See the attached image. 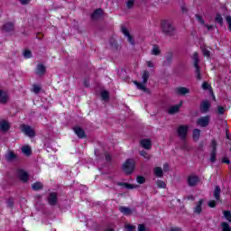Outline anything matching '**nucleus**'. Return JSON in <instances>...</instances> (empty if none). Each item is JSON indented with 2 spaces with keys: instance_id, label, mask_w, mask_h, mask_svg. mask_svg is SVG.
Masks as SVG:
<instances>
[{
  "instance_id": "1",
  "label": "nucleus",
  "mask_w": 231,
  "mask_h": 231,
  "mask_svg": "<svg viewBox=\"0 0 231 231\" xmlns=\"http://www.w3.org/2000/svg\"><path fill=\"white\" fill-rule=\"evenodd\" d=\"M134 160L129 159L123 164V171L125 172V174H131L133 171H134Z\"/></svg>"
},
{
  "instance_id": "2",
  "label": "nucleus",
  "mask_w": 231,
  "mask_h": 231,
  "mask_svg": "<svg viewBox=\"0 0 231 231\" xmlns=\"http://www.w3.org/2000/svg\"><path fill=\"white\" fill-rule=\"evenodd\" d=\"M192 59L194 60V67L196 68L197 79L198 80H201V72H199V66L198 65L199 62V60L198 59V52L193 54Z\"/></svg>"
},
{
  "instance_id": "3",
  "label": "nucleus",
  "mask_w": 231,
  "mask_h": 231,
  "mask_svg": "<svg viewBox=\"0 0 231 231\" xmlns=\"http://www.w3.org/2000/svg\"><path fill=\"white\" fill-rule=\"evenodd\" d=\"M22 131L26 134V136H29L30 138H33L35 136V131L32 129L29 125H23L22 126Z\"/></svg>"
},
{
  "instance_id": "4",
  "label": "nucleus",
  "mask_w": 231,
  "mask_h": 231,
  "mask_svg": "<svg viewBox=\"0 0 231 231\" xmlns=\"http://www.w3.org/2000/svg\"><path fill=\"white\" fill-rule=\"evenodd\" d=\"M189 131V126H185V125H180L178 128V134L180 136V138L185 139L187 136V133Z\"/></svg>"
},
{
  "instance_id": "5",
  "label": "nucleus",
  "mask_w": 231,
  "mask_h": 231,
  "mask_svg": "<svg viewBox=\"0 0 231 231\" xmlns=\"http://www.w3.org/2000/svg\"><path fill=\"white\" fill-rule=\"evenodd\" d=\"M209 122H210L209 116H203V117L199 118L197 124L200 127H207V125H208Z\"/></svg>"
},
{
  "instance_id": "6",
  "label": "nucleus",
  "mask_w": 231,
  "mask_h": 231,
  "mask_svg": "<svg viewBox=\"0 0 231 231\" xmlns=\"http://www.w3.org/2000/svg\"><path fill=\"white\" fill-rule=\"evenodd\" d=\"M199 182V178H198V176L190 175L188 177V184L189 185V187H194L195 185H198Z\"/></svg>"
},
{
  "instance_id": "7",
  "label": "nucleus",
  "mask_w": 231,
  "mask_h": 231,
  "mask_svg": "<svg viewBox=\"0 0 231 231\" xmlns=\"http://www.w3.org/2000/svg\"><path fill=\"white\" fill-rule=\"evenodd\" d=\"M17 176L21 181H28V172H26L24 170H18Z\"/></svg>"
},
{
  "instance_id": "8",
  "label": "nucleus",
  "mask_w": 231,
  "mask_h": 231,
  "mask_svg": "<svg viewBox=\"0 0 231 231\" xmlns=\"http://www.w3.org/2000/svg\"><path fill=\"white\" fill-rule=\"evenodd\" d=\"M162 30L165 32V33H171L172 30H174V27H172V24L169 22H163L162 23Z\"/></svg>"
},
{
  "instance_id": "9",
  "label": "nucleus",
  "mask_w": 231,
  "mask_h": 231,
  "mask_svg": "<svg viewBox=\"0 0 231 231\" xmlns=\"http://www.w3.org/2000/svg\"><path fill=\"white\" fill-rule=\"evenodd\" d=\"M74 133L75 134H77V136H79V138H86V133L84 132V130L79 127V126H75L74 127Z\"/></svg>"
},
{
  "instance_id": "10",
  "label": "nucleus",
  "mask_w": 231,
  "mask_h": 231,
  "mask_svg": "<svg viewBox=\"0 0 231 231\" xmlns=\"http://www.w3.org/2000/svg\"><path fill=\"white\" fill-rule=\"evenodd\" d=\"M140 144L142 145V147H143V149H151V147H152V144L151 143L150 139H143L140 142Z\"/></svg>"
},
{
  "instance_id": "11",
  "label": "nucleus",
  "mask_w": 231,
  "mask_h": 231,
  "mask_svg": "<svg viewBox=\"0 0 231 231\" xmlns=\"http://www.w3.org/2000/svg\"><path fill=\"white\" fill-rule=\"evenodd\" d=\"M122 32L124 33V35H125L127 37L130 44H134V40L133 39V36H131V34H129V30H127V28L122 27Z\"/></svg>"
},
{
  "instance_id": "12",
  "label": "nucleus",
  "mask_w": 231,
  "mask_h": 231,
  "mask_svg": "<svg viewBox=\"0 0 231 231\" xmlns=\"http://www.w3.org/2000/svg\"><path fill=\"white\" fill-rule=\"evenodd\" d=\"M8 102V93L0 90V104H6Z\"/></svg>"
},
{
  "instance_id": "13",
  "label": "nucleus",
  "mask_w": 231,
  "mask_h": 231,
  "mask_svg": "<svg viewBox=\"0 0 231 231\" xmlns=\"http://www.w3.org/2000/svg\"><path fill=\"white\" fill-rule=\"evenodd\" d=\"M177 95H187L190 93V89L185 88V87H179L176 88Z\"/></svg>"
},
{
  "instance_id": "14",
  "label": "nucleus",
  "mask_w": 231,
  "mask_h": 231,
  "mask_svg": "<svg viewBox=\"0 0 231 231\" xmlns=\"http://www.w3.org/2000/svg\"><path fill=\"white\" fill-rule=\"evenodd\" d=\"M210 109V102L208 101H202L200 105V111L202 113H207Z\"/></svg>"
},
{
  "instance_id": "15",
  "label": "nucleus",
  "mask_w": 231,
  "mask_h": 231,
  "mask_svg": "<svg viewBox=\"0 0 231 231\" xmlns=\"http://www.w3.org/2000/svg\"><path fill=\"white\" fill-rule=\"evenodd\" d=\"M203 210V199H200L194 208V214H201Z\"/></svg>"
},
{
  "instance_id": "16",
  "label": "nucleus",
  "mask_w": 231,
  "mask_h": 231,
  "mask_svg": "<svg viewBox=\"0 0 231 231\" xmlns=\"http://www.w3.org/2000/svg\"><path fill=\"white\" fill-rule=\"evenodd\" d=\"M10 129V123L7 121H0V131L6 132Z\"/></svg>"
},
{
  "instance_id": "17",
  "label": "nucleus",
  "mask_w": 231,
  "mask_h": 231,
  "mask_svg": "<svg viewBox=\"0 0 231 231\" xmlns=\"http://www.w3.org/2000/svg\"><path fill=\"white\" fill-rule=\"evenodd\" d=\"M182 106V103L180 102V104L179 105H175L173 106H171L168 110V113L170 115H174L176 113H178V111H180V106Z\"/></svg>"
},
{
  "instance_id": "18",
  "label": "nucleus",
  "mask_w": 231,
  "mask_h": 231,
  "mask_svg": "<svg viewBox=\"0 0 231 231\" xmlns=\"http://www.w3.org/2000/svg\"><path fill=\"white\" fill-rule=\"evenodd\" d=\"M211 147L213 148V152L211 153V162H216V147H217V143H216V141H212L211 142Z\"/></svg>"
},
{
  "instance_id": "19",
  "label": "nucleus",
  "mask_w": 231,
  "mask_h": 231,
  "mask_svg": "<svg viewBox=\"0 0 231 231\" xmlns=\"http://www.w3.org/2000/svg\"><path fill=\"white\" fill-rule=\"evenodd\" d=\"M46 73V67L42 64H39L36 68V74L37 75H44Z\"/></svg>"
},
{
  "instance_id": "20",
  "label": "nucleus",
  "mask_w": 231,
  "mask_h": 231,
  "mask_svg": "<svg viewBox=\"0 0 231 231\" xmlns=\"http://www.w3.org/2000/svg\"><path fill=\"white\" fill-rule=\"evenodd\" d=\"M104 14V11L102 9H97L93 14H92V19H100Z\"/></svg>"
},
{
  "instance_id": "21",
  "label": "nucleus",
  "mask_w": 231,
  "mask_h": 231,
  "mask_svg": "<svg viewBox=\"0 0 231 231\" xmlns=\"http://www.w3.org/2000/svg\"><path fill=\"white\" fill-rule=\"evenodd\" d=\"M120 212H122V214H124L125 216H131V214H133V209L129 208H125V207H121L119 208Z\"/></svg>"
},
{
  "instance_id": "22",
  "label": "nucleus",
  "mask_w": 231,
  "mask_h": 231,
  "mask_svg": "<svg viewBox=\"0 0 231 231\" xmlns=\"http://www.w3.org/2000/svg\"><path fill=\"white\" fill-rule=\"evenodd\" d=\"M49 203L51 205H55L57 203V193L53 192L50 194Z\"/></svg>"
},
{
  "instance_id": "23",
  "label": "nucleus",
  "mask_w": 231,
  "mask_h": 231,
  "mask_svg": "<svg viewBox=\"0 0 231 231\" xmlns=\"http://www.w3.org/2000/svg\"><path fill=\"white\" fill-rule=\"evenodd\" d=\"M22 152L26 156H30L32 154V148H30L28 145H25L22 147Z\"/></svg>"
},
{
  "instance_id": "24",
  "label": "nucleus",
  "mask_w": 231,
  "mask_h": 231,
  "mask_svg": "<svg viewBox=\"0 0 231 231\" xmlns=\"http://www.w3.org/2000/svg\"><path fill=\"white\" fill-rule=\"evenodd\" d=\"M153 172L157 178H162V176H163V170H162L160 167L154 168Z\"/></svg>"
},
{
  "instance_id": "25",
  "label": "nucleus",
  "mask_w": 231,
  "mask_h": 231,
  "mask_svg": "<svg viewBox=\"0 0 231 231\" xmlns=\"http://www.w3.org/2000/svg\"><path fill=\"white\" fill-rule=\"evenodd\" d=\"M219 194H221V189H219V186H216L214 191V198L215 199H217V201H219Z\"/></svg>"
},
{
  "instance_id": "26",
  "label": "nucleus",
  "mask_w": 231,
  "mask_h": 231,
  "mask_svg": "<svg viewBox=\"0 0 231 231\" xmlns=\"http://www.w3.org/2000/svg\"><path fill=\"white\" fill-rule=\"evenodd\" d=\"M201 134V132L199 131V129H195L193 131V140L195 142H198L199 140V135Z\"/></svg>"
},
{
  "instance_id": "27",
  "label": "nucleus",
  "mask_w": 231,
  "mask_h": 231,
  "mask_svg": "<svg viewBox=\"0 0 231 231\" xmlns=\"http://www.w3.org/2000/svg\"><path fill=\"white\" fill-rule=\"evenodd\" d=\"M4 30L5 32H12L14 30V23H7L4 25Z\"/></svg>"
},
{
  "instance_id": "28",
  "label": "nucleus",
  "mask_w": 231,
  "mask_h": 231,
  "mask_svg": "<svg viewBox=\"0 0 231 231\" xmlns=\"http://www.w3.org/2000/svg\"><path fill=\"white\" fill-rule=\"evenodd\" d=\"M160 53H161L160 47H158V45H153L152 50V55H160Z\"/></svg>"
},
{
  "instance_id": "29",
  "label": "nucleus",
  "mask_w": 231,
  "mask_h": 231,
  "mask_svg": "<svg viewBox=\"0 0 231 231\" xmlns=\"http://www.w3.org/2000/svg\"><path fill=\"white\" fill-rule=\"evenodd\" d=\"M5 158L8 162H12V160H15V153H14V152H9Z\"/></svg>"
},
{
  "instance_id": "30",
  "label": "nucleus",
  "mask_w": 231,
  "mask_h": 231,
  "mask_svg": "<svg viewBox=\"0 0 231 231\" xmlns=\"http://www.w3.org/2000/svg\"><path fill=\"white\" fill-rule=\"evenodd\" d=\"M201 50L205 57H210V51H208V48L202 46Z\"/></svg>"
},
{
  "instance_id": "31",
  "label": "nucleus",
  "mask_w": 231,
  "mask_h": 231,
  "mask_svg": "<svg viewBox=\"0 0 231 231\" xmlns=\"http://www.w3.org/2000/svg\"><path fill=\"white\" fill-rule=\"evenodd\" d=\"M41 189H42V183L35 182L34 184H32L33 190H41Z\"/></svg>"
},
{
  "instance_id": "32",
  "label": "nucleus",
  "mask_w": 231,
  "mask_h": 231,
  "mask_svg": "<svg viewBox=\"0 0 231 231\" xmlns=\"http://www.w3.org/2000/svg\"><path fill=\"white\" fill-rule=\"evenodd\" d=\"M125 229L126 231H134V230H136V226H134V225L125 224Z\"/></svg>"
},
{
  "instance_id": "33",
  "label": "nucleus",
  "mask_w": 231,
  "mask_h": 231,
  "mask_svg": "<svg viewBox=\"0 0 231 231\" xmlns=\"http://www.w3.org/2000/svg\"><path fill=\"white\" fill-rule=\"evenodd\" d=\"M156 185L159 189H165V187H167V184H165L163 180H157Z\"/></svg>"
},
{
  "instance_id": "34",
  "label": "nucleus",
  "mask_w": 231,
  "mask_h": 231,
  "mask_svg": "<svg viewBox=\"0 0 231 231\" xmlns=\"http://www.w3.org/2000/svg\"><path fill=\"white\" fill-rule=\"evenodd\" d=\"M134 84L138 88V89H141L142 91H146L145 84L138 83L137 81H134Z\"/></svg>"
},
{
  "instance_id": "35",
  "label": "nucleus",
  "mask_w": 231,
  "mask_h": 231,
  "mask_svg": "<svg viewBox=\"0 0 231 231\" xmlns=\"http://www.w3.org/2000/svg\"><path fill=\"white\" fill-rule=\"evenodd\" d=\"M101 97L103 98V100H107L109 98V92H107L106 90L102 91Z\"/></svg>"
},
{
  "instance_id": "36",
  "label": "nucleus",
  "mask_w": 231,
  "mask_h": 231,
  "mask_svg": "<svg viewBox=\"0 0 231 231\" xmlns=\"http://www.w3.org/2000/svg\"><path fill=\"white\" fill-rule=\"evenodd\" d=\"M221 226L222 231H230V226L227 223L222 222Z\"/></svg>"
},
{
  "instance_id": "37",
  "label": "nucleus",
  "mask_w": 231,
  "mask_h": 231,
  "mask_svg": "<svg viewBox=\"0 0 231 231\" xmlns=\"http://www.w3.org/2000/svg\"><path fill=\"white\" fill-rule=\"evenodd\" d=\"M224 217H225V219L229 221V223H231V213H230V211H224Z\"/></svg>"
},
{
  "instance_id": "38",
  "label": "nucleus",
  "mask_w": 231,
  "mask_h": 231,
  "mask_svg": "<svg viewBox=\"0 0 231 231\" xmlns=\"http://www.w3.org/2000/svg\"><path fill=\"white\" fill-rule=\"evenodd\" d=\"M32 91L33 93H35L36 95L41 93V86L39 85H33L32 87Z\"/></svg>"
},
{
  "instance_id": "39",
  "label": "nucleus",
  "mask_w": 231,
  "mask_h": 231,
  "mask_svg": "<svg viewBox=\"0 0 231 231\" xmlns=\"http://www.w3.org/2000/svg\"><path fill=\"white\" fill-rule=\"evenodd\" d=\"M137 183L140 185L145 183V178L143 176H138L136 179Z\"/></svg>"
},
{
  "instance_id": "40",
  "label": "nucleus",
  "mask_w": 231,
  "mask_h": 231,
  "mask_svg": "<svg viewBox=\"0 0 231 231\" xmlns=\"http://www.w3.org/2000/svg\"><path fill=\"white\" fill-rule=\"evenodd\" d=\"M134 5V0H126L127 8H133Z\"/></svg>"
},
{
  "instance_id": "41",
  "label": "nucleus",
  "mask_w": 231,
  "mask_h": 231,
  "mask_svg": "<svg viewBox=\"0 0 231 231\" xmlns=\"http://www.w3.org/2000/svg\"><path fill=\"white\" fill-rule=\"evenodd\" d=\"M202 89H209L210 93H212V89L210 88V85L208 82H204L202 84Z\"/></svg>"
},
{
  "instance_id": "42",
  "label": "nucleus",
  "mask_w": 231,
  "mask_h": 231,
  "mask_svg": "<svg viewBox=\"0 0 231 231\" xmlns=\"http://www.w3.org/2000/svg\"><path fill=\"white\" fill-rule=\"evenodd\" d=\"M23 57H24L25 59H31V57H32V51H23Z\"/></svg>"
},
{
  "instance_id": "43",
  "label": "nucleus",
  "mask_w": 231,
  "mask_h": 231,
  "mask_svg": "<svg viewBox=\"0 0 231 231\" xmlns=\"http://www.w3.org/2000/svg\"><path fill=\"white\" fill-rule=\"evenodd\" d=\"M149 79V72L144 71V72L143 73V80L144 84H145V82H147V79Z\"/></svg>"
},
{
  "instance_id": "44",
  "label": "nucleus",
  "mask_w": 231,
  "mask_h": 231,
  "mask_svg": "<svg viewBox=\"0 0 231 231\" xmlns=\"http://www.w3.org/2000/svg\"><path fill=\"white\" fill-rule=\"evenodd\" d=\"M216 21H217V23H218L219 24H223V17H221L220 14H217V15Z\"/></svg>"
},
{
  "instance_id": "45",
  "label": "nucleus",
  "mask_w": 231,
  "mask_h": 231,
  "mask_svg": "<svg viewBox=\"0 0 231 231\" xmlns=\"http://www.w3.org/2000/svg\"><path fill=\"white\" fill-rule=\"evenodd\" d=\"M140 154H141V156H143V158H146V159L148 160L149 154L147 153V152H145V151H141V152H140Z\"/></svg>"
},
{
  "instance_id": "46",
  "label": "nucleus",
  "mask_w": 231,
  "mask_h": 231,
  "mask_svg": "<svg viewBox=\"0 0 231 231\" xmlns=\"http://www.w3.org/2000/svg\"><path fill=\"white\" fill-rule=\"evenodd\" d=\"M226 23L228 24V28H229V30L231 32V17L230 16H226Z\"/></svg>"
},
{
  "instance_id": "47",
  "label": "nucleus",
  "mask_w": 231,
  "mask_h": 231,
  "mask_svg": "<svg viewBox=\"0 0 231 231\" xmlns=\"http://www.w3.org/2000/svg\"><path fill=\"white\" fill-rule=\"evenodd\" d=\"M124 186L126 188V189H135L136 186L133 185V184H128V183H125Z\"/></svg>"
},
{
  "instance_id": "48",
  "label": "nucleus",
  "mask_w": 231,
  "mask_h": 231,
  "mask_svg": "<svg viewBox=\"0 0 231 231\" xmlns=\"http://www.w3.org/2000/svg\"><path fill=\"white\" fill-rule=\"evenodd\" d=\"M208 207H210V208H214V207H216V201L214 200H210L208 203Z\"/></svg>"
},
{
  "instance_id": "49",
  "label": "nucleus",
  "mask_w": 231,
  "mask_h": 231,
  "mask_svg": "<svg viewBox=\"0 0 231 231\" xmlns=\"http://www.w3.org/2000/svg\"><path fill=\"white\" fill-rule=\"evenodd\" d=\"M217 110L219 115H223V113H225V108L223 106H218Z\"/></svg>"
},
{
  "instance_id": "50",
  "label": "nucleus",
  "mask_w": 231,
  "mask_h": 231,
  "mask_svg": "<svg viewBox=\"0 0 231 231\" xmlns=\"http://www.w3.org/2000/svg\"><path fill=\"white\" fill-rule=\"evenodd\" d=\"M196 19H197V21H199V23H200V24H203V23H204L203 18H201V16L196 15Z\"/></svg>"
},
{
  "instance_id": "51",
  "label": "nucleus",
  "mask_w": 231,
  "mask_h": 231,
  "mask_svg": "<svg viewBox=\"0 0 231 231\" xmlns=\"http://www.w3.org/2000/svg\"><path fill=\"white\" fill-rule=\"evenodd\" d=\"M138 231H145V226L140 224V225L138 226Z\"/></svg>"
},
{
  "instance_id": "52",
  "label": "nucleus",
  "mask_w": 231,
  "mask_h": 231,
  "mask_svg": "<svg viewBox=\"0 0 231 231\" xmlns=\"http://www.w3.org/2000/svg\"><path fill=\"white\" fill-rule=\"evenodd\" d=\"M167 171H169V164H168V163H165V164L163 165V171H164V172H167Z\"/></svg>"
},
{
  "instance_id": "53",
  "label": "nucleus",
  "mask_w": 231,
  "mask_h": 231,
  "mask_svg": "<svg viewBox=\"0 0 231 231\" xmlns=\"http://www.w3.org/2000/svg\"><path fill=\"white\" fill-rule=\"evenodd\" d=\"M147 66L148 68H154V64L152 63V61H147Z\"/></svg>"
},
{
  "instance_id": "54",
  "label": "nucleus",
  "mask_w": 231,
  "mask_h": 231,
  "mask_svg": "<svg viewBox=\"0 0 231 231\" xmlns=\"http://www.w3.org/2000/svg\"><path fill=\"white\" fill-rule=\"evenodd\" d=\"M222 163H230V160H228V158H224L222 159Z\"/></svg>"
},
{
  "instance_id": "55",
  "label": "nucleus",
  "mask_w": 231,
  "mask_h": 231,
  "mask_svg": "<svg viewBox=\"0 0 231 231\" xmlns=\"http://www.w3.org/2000/svg\"><path fill=\"white\" fill-rule=\"evenodd\" d=\"M20 2L22 3V5H28V3H30V0H20Z\"/></svg>"
},
{
  "instance_id": "56",
  "label": "nucleus",
  "mask_w": 231,
  "mask_h": 231,
  "mask_svg": "<svg viewBox=\"0 0 231 231\" xmlns=\"http://www.w3.org/2000/svg\"><path fill=\"white\" fill-rule=\"evenodd\" d=\"M181 10H182L183 13L187 12V8L185 6H182Z\"/></svg>"
},
{
  "instance_id": "57",
  "label": "nucleus",
  "mask_w": 231,
  "mask_h": 231,
  "mask_svg": "<svg viewBox=\"0 0 231 231\" xmlns=\"http://www.w3.org/2000/svg\"><path fill=\"white\" fill-rule=\"evenodd\" d=\"M7 205H8V207H12V205H13L12 201L9 200V201L7 202Z\"/></svg>"
},
{
  "instance_id": "58",
  "label": "nucleus",
  "mask_w": 231,
  "mask_h": 231,
  "mask_svg": "<svg viewBox=\"0 0 231 231\" xmlns=\"http://www.w3.org/2000/svg\"><path fill=\"white\" fill-rule=\"evenodd\" d=\"M210 28H211L210 26H208V30H210Z\"/></svg>"
},
{
  "instance_id": "59",
  "label": "nucleus",
  "mask_w": 231,
  "mask_h": 231,
  "mask_svg": "<svg viewBox=\"0 0 231 231\" xmlns=\"http://www.w3.org/2000/svg\"><path fill=\"white\" fill-rule=\"evenodd\" d=\"M106 160H109V156H106Z\"/></svg>"
},
{
  "instance_id": "60",
  "label": "nucleus",
  "mask_w": 231,
  "mask_h": 231,
  "mask_svg": "<svg viewBox=\"0 0 231 231\" xmlns=\"http://www.w3.org/2000/svg\"><path fill=\"white\" fill-rule=\"evenodd\" d=\"M227 138H230V136L227 135Z\"/></svg>"
}]
</instances>
